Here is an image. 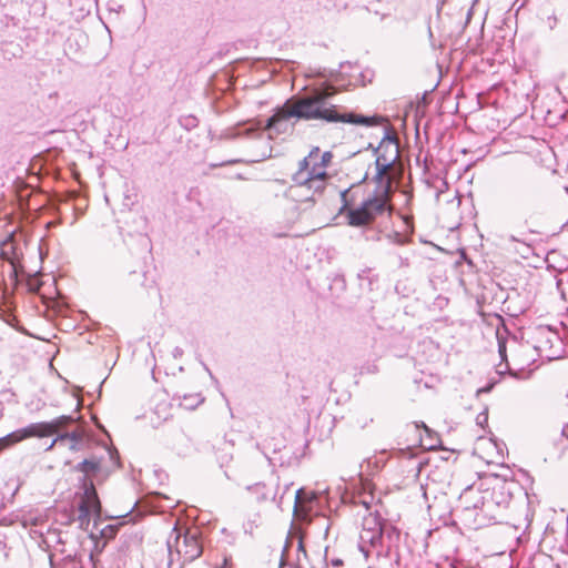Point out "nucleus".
<instances>
[{
    "label": "nucleus",
    "instance_id": "nucleus-1",
    "mask_svg": "<svg viewBox=\"0 0 568 568\" xmlns=\"http://www.w3.org/2000/svg\"><path fill=\"white\" fill-rule=\"evenodd\" d=\"M331 95L325 90L316 89L310 94L288 99L267 119L264 130H267L270 135L292 133L298 121L343 122L363 126L381 124L383 119L379 115L339 113L337 106L329 101Z\"/></svg>",
    "mask_w": 568,
    "mask_h": 568
},
{
    "label": "nucleus",
    "instance_id": "nucleus-2",
    "mask_svg": "<svg viewBox=\"0 0 568 568\" xmlns=\"http://www.w3.org/2000/svg\"><path fill=\"white\" fill-rule=\"evenodd\" d=\"M375 168L373 182L376 187L359 204H356L358 189L351 187L341 193V212L351 226L368 229L378 217L392 214L389 200L394 181L393 170L385 165Z\"/></svg>",
    "mask_w": 568,
    "mask_h": 568
},
{
    "label": "nucleus",
    "instance_id": "nucleus-3",
    "mask_svg": "<svg viewBox=\"0 0 568 568\" xmlns=\"http://www.w3.org/2000/svg\"><path fill=\"white\" fill-rule=\"evenodd\" d=\"M333 154L329 151L321 152L318 148H313L308 155L298 163L297 171L293 174L292 180L295 187H305L313 191V194H321L328 179L327 166L332 162ZM306 200L314 201V195L307 196Z\"/></svg>",
    "mask_w": 568,
    "mask_h": 568
},
{
    "label": "nucleus",
    "instance_id": "nucleus-4",
    "mask_svg": "<svg viewBox=\"0 0 568 568\" xmlns=\"http://www.w3.org/2000/svg\"><path fill=\"white\" fill-rule=\"evenodd\" d=\"M200 537L199 528H181L175 524L166 539L168 568H183L197 559L203 552Z\"/></svg>",
    "mask_w": 568,
    "mask_h": 568
},
{
    "label": "nucleus",
    "instance_id": "nucleus-5",
    "mask_svg": "<svg viewBox=\"0 0 568 568\" xmlns=\"http://www.w3.org/2000/svg\"><path fill=\"white\" fill-rule=\"evenodd\" d=\"M514 202L518 217L530 233H535L530 226L537 225L545 213L540 190L531 183L520 182L514 189Z\"/></svg>",
    "mask_w": 568,
    "mask_h": 568
},
{
    "label": "nucleus",
    "instance_id": "nucleus-6",
    "mask_svg": "<svg viewBox=\"0 0 568 568\" xmlns=\"http://www.w3.org/2000/svg\"><path fill=\"white\" fill-rule=\"evenodd\" d=\"M390 535H386L384 541L359 549L366 559L373 562L368 568H398L399 551L398 545L400 531L398 529H389Z\"/></svg>",
    "mask_w": 568,
    "mask_h": 568
},
{
    "label": "nucleus",
    "instance_id": "nucleus-7",
    "mask_svg": "<svg viewBox=\"0 0 568 568\" xmlns=\"http://www.w3.org/2000/svg\"><path fill=\"white\" fill-rule=\"evenodd\" d=\"M535 349L549 359H557L565 353L564 338L557 329L549 326H537L532 331Z\"/></svg>",
    "mask_w": 568,
    "mask_h": 568
},
{
    "label": "nucleus",
    "instance_id": "nucleus-8",
    "mask_svg": "<svg viewBox=\"0 0 568 568\" xmlns=\"http://www.w3.org/2000/svg\"><path fill=\"white\" fill-rule=\"evenodd\" d=\"M389 529H397L393 525L384 521L379 516L369 514L363 519V528L359 534L358 548H365L384 541L386 535H390Z\"/></svg>",
    "mask_w": 568,
    "mask_h": 568
},
{
    "label": "nucleus",
    "instance_id": "nucleus-9",
    "mask_svg": "<svg viewBox=\"0 0 568 568\" xmlns=\"http://www.w3.org/2000/svg\"><path fill=\"white\" fill-rule=\"evenodd\" d=\"M74 422V418L70 415L59 416L51 422H39L27 425L26 427L20 428L19 437L20 438H31V437H48L54 434H59V432L65 428L68 425Z\"/></svg>",
    "mask_w": 568,
    "mask_h": 568
},
{
    "label": "nucleus",
    "instance_id": "nucleus-10",
    "mask_svg": "<svg viewBox=\"0 0 568 568\" xmlns=\"http://www.w3.org/2000/svg\"><path fill=\"white\" fill-rule=\"evenodd\" d=\"M83 495L78 505V517L77 521L79 526L83 529H87L90 524V518L92 514H99L101 510V504L94 488L93 483L87 479L83 483Z\"/></svg>",
    "mask_w": 568,
    "mask_h": 568
},
{
    "label": "nucleus",
    "instance_id": "nucleus-11",
    "mask_svg": "<svg viewBox=\"0 0 568 568\" xmlns=\"http://www.w3.org/2000/svg\"><path fill=\"white\" fill-rule=\"evenodd\" d=\"M374 153L376 154L375 166L385 165L394 170V165L399 159V143L390 129H385L384 136L379 145L374 149Z\"/></svg>",
    "mask_w": 568,
    "mask_h": 568
},
{
    "label": "nucleus",
    "instance_id": "nucleus-12",
    "mask_svg": "<svg viewBox=\"0 0 568 568\" xmlns=\"http://www.w3.org/2000/svg\"><path fill=\"white\" fill-rule=\"evenodd\" d=\"M322 500L323 498L315 493H308L303 488L297 489L294 499V515L302 520L317 516Z\"/></svg>",
    "mask_w": 568,
    "mask_h": 568
},
{
    "label": "nucleus",
    "instance_id": "nucleus-13",
    "mask_svg": "<svg viewBox=\"0 0 568 568\" xmlns=\"http://www.w3.org/2000/svg\"><path fill=\"white\" fill-rule=\"evenodd\" d=\"M511 486L514 484L504 483L494 487L490 493L486 491L485 499H483V513H491L494 506L507 508L513 500Z\"/></svg>",
    "mask_w": 568,
    "mask_h": 568
},
{
    "label": "nucleus",
    "instance_id": "nucleus-14",
    "mask_svg": "<svg viewBox=\"0 0 568 568\" xmlns=\"http://www.w3.org/2000/svg\"><path fill=\"white\" fill-rule=\"evenodd\" d=\"M483 499L485 494L473 486L465 488L459 496V503L466 511L479 509L483 513Z\"/></svg>",
    "mask_w": 568,
    "mask_h": 568
},
{
    "label": "nucleus",
    "instance_id": "nucleus-15",
    "mask_svg": "<svg viewBox=\"0 0 568 568\" xmlns=\"http://www.w3.org/2000/svg\"><path fill=\"white\" fill-rule=\"evenodd\" d=\"M75 469L78 471L83 473L85 476H88L90 474L95 475L99 471H101V469H102L101 459H99L94 456L91 458H87V459L82 460L81 463H79L75 466Z\"/></svg>",
    "mask_w": 568,
    "mask_h": 568
},
{
    "label": "nucleus",
    "instance_id": "nucleus-16",
    "mask_svg": "<svg viewBox=\"0 0 568 568\" xmlns=\"http://www.w3.org/2000/svg\"><path fill=\"white\" fill-rule=\"evenodd\" d=\"M55 442L71 443V442H89L84 433L81 430H73L70 433L58 434Z\"/></svg>",
    "mask_w": 568,
    "mask_h": 568
},
{
    "label": "nucleus",
    "instance_id": "nucleus-17",
    "mask_svg": "<svg viewBox=\"0 0 568 568\" xmlns=\"http://www.w3.org/2000/svg\"><path fill=\"white\" fill-rule=\"evenodd\" d=\"M20 428L0 438V452L3 448L10 447L17 443L24 440L26 438L19 437Z\"/></svg>",
    "mask_w": 568,
    "mask_h": 568
},
{
    "label": "nucleus",
    "instance_id": "nucleus-18",
    "mask_svg": "<svg viewBox=\"0 0 568 568\" xmlns=\"http://www.w3.org/2000/svg\"><path fill=\"white\" fill-rule=\"evenodd\" d=\"M179 123L186 131H191L199 125V119L193 114H185L179 118Z\"/></svg>",
    "mask_w": 568,
    "mask_h": 568
},
{
    "label": "nucleus",
    "instance_id": "nucleus-19",
    "mask_svg": "<svg viewBox=\"0 0 568 568\" xmlns=\"http://www.w3.org/2000/svg\"><path fill=\"white\" fill-rule=\"evenodd\" d=\"M355 504H361L365 507L366 510H369L372 508V505L374 503V496L371 494H359L355 498Z\"/></svg>",
    "mask_w": 568,
    "mask_h": 568
},
{
    "label": "nucleus",
    "instance_id": "nucleus-20",
    "mask_svg": "<svg viewBox=\"0 0 568 568\" xmlns=\"http://www.w3.org/2000/svg\"><path fill=\"white\" fill-rule=\"evenodd\" d=\"M357 277L361 281V286H363V282L364 281H367L368 282V286H372L373 278L371 277V270L369 268L362 270L358 273ZM369 290H372V287H369Z\"/></svg>",
    "mask_w": 568,
    "mask_h": 568
},
{
    "label": "nucleus",
    "instance_id": "nucleus-21",
    "mask_svg": "<svg viewBox=\"0 0 568 568\" xmlns=\"http://www.w3.org/2000/svg\"><path fill=\"white\" fill-rule=\"evenodd\" d=\"M87 444H88V442H71V443H65L64 445H68V448L71 452H78V450L83 449L87 446Z\"/></svg>",
    "mask_w": 568,
    "mask_h": 568
},
{
    "label": "nucleus",
    "instance_id": "nucleus-22",
    "mask_svg": "<svg viewBox=\"0 0 568 568\" xmlns=\"http://www.w3.org/2000/svg\"><path fill=\"white\" fill-rule=\"evenodd\" d=\"M106 7H108V10H109L110 12L120 13V12H122V11H123V6H122V4H120V3H118V2H116V1H114V0H110V1L108 2Z\"/></svg>",
    "mask_w": 568,
    "mask_h": 568
},
{
    "label": "nucleus",
    "instance_id": "nucleus-23",
    "mask_svg": "<svg viewBox=\"0 0 568 568\" xmlns=\"http://www.w3.org/2000/svg\"><path fill=\"white\" fill-rule=\"evenodd\" d=\"M115 532H116V529L113 526H111V525L106 526L105 528H103L101 530V535L104 538H112V537L115 536Z\"/></svg>",
    "mask_w": 568,
    "mask_h": 568
},
{
    "label": "nucleus",
    "instance_id": "nucleus-24",
    "mask_svg": "<svg viewBox=\"0 0 568 568\" xmlns=\"http://www.w3.org/2000/svg\"><path fill=\"white\" fill-rule=\"evenodd\" d=\"M387 237L396 243V244H404L405 243V240H404V236L398 233V232H394L393 234H388Z\"/></svg>",
    "mask_w": 568,
    "mask_h": 568
},
{
    "label": "nucleus",
    "instance_id": "nucleus-25",
    "mask_svg": "<svg viewBox=\"0 0 568 568\" xmlns=\"http://www.w3.org/2000/svg\"><path fill=\"white\" fill-rule=\"evenodd\" d=\"M476 422H477V425H479L481 427L484 426V424H487V422H488L487 410L479 413L476 417Z\"/></svg>",
    "mask_w": 568,
    "mask_h": 568
},
{
    "label": "nucleus",
    "instance_id": "nucleus-26",
    "mask_svg": "<svg viewBox=\"0 0 568 568\" xmlns=\"http://www.w3.org/2000/svg\"><path fill=\"white\" fill-rule=\"evenodd\" d=\"M296 552L297 554H302L303 558L307 557V554H306V550H305L302 537H297V549H296Z\"/></svg>",
    "mask_w": 568,
    "mask_h": 568
},
{
    "label": "nucleus",
    "instance_id": "nucleus-27",
    "mask_svg": "<svg viewBox=\"0 0 568 568\" xmlns=\"http://www.w3.org/2000/svg\"><path fill=\"white\" fill-rule=\"evenodd\" d=\"M106 454L109 455L110 459L113 462L114 465H119V455L116 450L108 449Z\"/></svg>",
    "mask_w": 568,
    "mask_h": 568
},
{
    "label": "nucleus",
    "instance_id": "nucleus-28",
    "mask_svg": "<svg viewBox=\"0 0 568 568\" xmlns=\"http://www.w3.org/2000/svg\"><path fill=\"white\" fill-rule=\"evenodd\" d=\"M565 534H566V541H565L564 544H561V545L559 546V548H560V550H561L562 552L568 554V525H567V527H566V532H565Z\"/></svg>",
    "mask_w": 568,
    "mask_h": 568
},
{
    "label": "nucleus",
    "instance_id": "nucleus-29",
    "mask_svg": "<svg viewBox=\"0 0 568 568\" xmlns=\"http://www.w3.org/2000/svg\"><path fill=\"white\" fill-rule=\"evenodd\" d=\"M498 352L500 354V357L504 359L506 357V345L505 343H500L498 344Z\"/></svg>",
    "mask_w": 568,
    "mask_h": 568
},
{
    "label": "nucleus",
    "instance_id": "nucleus-30",
    "mask_svg": "<svg viewBox=\"0 0 568 568\" xmlns=\"http://www.w3.org/2000/svg\"><path fill=\"white\" fill-rule=\"evenodd\" d=\"M172 354H173L174 358H180L183 355V349L181 347L176 346V347H174Z\"/></svg>",
    "mask_w": 568,
    "mask_h": 568
},
{
    "label": "nucleus",
    "instance_id": "nucleus-31",
    "mask_svg": "<svg viewBox=\"0 0 568 568\" xmlns=\"http://www.w3.org/2000/svg\"><path fill=\"white\" fill-rule=\"evenodd\" d=\"M546 23L549 27V29L552 30L556 23V19L554 18V16L548 17Z\"/></svg>",
    "mask_w": 568,
    "mask_h": 568
},
{
    "label": "nucleus",
    "instance_id": "nucleus-32",
    "mask_svg": "<svg viewBox=\"0 0 568 568\" xmlns=\"http://www.w3.org/2000/svg\"><path fill=\"white\" fill-rule=\"evenodd\" d=\"M55 445H64L63 442H55V438L49 444V446L45 448L47 452L51 450Z\"/></svg>",
    "mask_w": 568,
    "mask_h": 568
},
{
    "label": "nucleus",
    "instance_id": "nucleus-33",
    "mask_svg": "<svg viewBox=\"0 0 568 568\" xmlns=\"http://www.w3.org/2000/svg\"><path fill=\"white\" fill-rule=\"evenodd\" d=\"M331 564H332V566H334V567H341V566H343V560H342V559H339V558L332 559V560H331Z\"/></svg>",
    "mask_w": 568,
    "mask_h": 568
},
{
    "label": "nucleus",
    "instance_id": "nucleus-34",
    "mask_svg": "<svg viewBox=\"0 0 568 568\" xmlns=\"http://www.w3.org/2000/svg\"><path fill=\"white\" fill-rule=\"evenodd\" d=\"M302 557H303L302 554H296L295 568H301L302 567V564H301Z\"/></svg>",
    "mask_w": 568,
    "mask_h": 568
},
{
    "label": "nucleus",
    "instance_id": "nucleus-35",
    "mask_svg": "<svg viewBox=\"0 0 568 568\" xmlns=\"http://www.w3.org/2000/svg\"><path fill=\"white\" fill-rule=\"evenodd\" d=\"M219 568H232V565L227 558H224L223 564Z\"/></svg>",
    "mask_w": 568,
    "mask_h": 568
},
{
    "label": "nucleus",
    "instance_id": "nucleus-36",
    "mask_svg": "<svg viewBox=\"0 0 568 568\" xmlns=\"http://www.w3.org/2000/svg\"><path fill=\"white\" fill-rule=\"evenodd\" d=\"M367 240L378 241L379 240V233L375 232L372 235L366 236Z\"/></svg>",
    "mask_w": 568,
    "mask_h": 568
},
{
    "label": "nucleus",
    "instance_id": "nucleus-37",
    "mask_svg": "<svg viewBox=\"0 0 568 568\" xmlns=\"http://www.w3.org/2000/svg\"><path fill=\"white\" fill-rule=\"evenodd\" d=\"M288 544H290V541L287 540L286 544H285V547L283 549L282 562L284 561V557L287 556V554H288Z\"/></svg>",
    "mask_w": 568,
    "mask_h": 568
},
{
    "label": "nucleus",
    "instance_id": "nucleus-38",
    "mask_svg": "<svg viewBox=\"0 0 568 568\" xmlns=\"http://www.w3.org/2000/svg\"><path fill=\"white\" fill-rule=\"evenodd\" d=\"M420 442H424V439L420 437ZM422 445L428 449H434L435 448V444L433 442H430L429 444H424L422 443Z\"/></svg>",
    "mask_w": 568,
    "mask_h": 568
},
{
    "label": "nucleus",
    "instance_id": "nucleus-39",
    "mask_svg": "<svg viewBox=\"0 0 568 568\" xmlns=\"http://www.w3.org/2000/svg\"><path fill=\"white\" fill-rule=\"evenodd\" d=\"M399 265L400 266H408V258L399 257Z\"/></svg>",
    "mask_w": 568,
    "mask_h": 568
},
{
    "label": "nucleus",
    "instance_id": "nucleus-40",
    "mask_svg": "<svg viewBox=\"0 0 568 568\" xmlns=\"http://www.w3.org/2000/svg\"><path fill=\"white\" fill-rule=\"evenodd\" d=\"M562 436L568 438V425H565L561 430Z\"/></svg>",
    "mask_w": 568,
    "mask_h": 568
},
{
    "label": "nucleus",
    "instance_id": "nucleus-41",
    "mask_svg": "<svg viewBox=\"0 0 568 568\" xmlns=\"http://www.w3.org/2000/svg\"><path fill=\"white\" fill-rule=\"evenodd\" d=\"M490 389H491V386H487V387H483V388L478 389V392H477V393H487V392H489Z\"/></svg>",
    "mask_w": 568,
    "mask_h": 568
},
{
    "label": "nucleus",
    "instance_id": "nucleus-42",
    "mask_svg": "<svg viewBox=\"0 0 568 568\" xmlns=\"http://www.w3.org/2000/svg\"><path fill=\"white\" fill-rule=\"evenodd\" d=\"M202 365H203L204 369L209 373L210 377L214 378V376H213L212 372L210 371V368L204 363H202Z\"/></svg>",
    "mask_w": 568,
    "mask_h": 568
},
{
    "label": "nucleus",
    "instance_id": "nucleus-43",
    "mask_svg": "<svg viewBox=\"0 0 568 568\" xmlns=\"http://www.w3.org/2000/svg\"><path fill=\"white\" fill-rule=\"evenodd\" d=\"M422 427L424 428V432L430 436V429L425 425V424H422Z\"/></svg>",
    "mask_w": 568,
    "mask_h": 568
},
{
    "label": "nucleus",
    "instance_id": "nucleus-44",
    "mask_svg": "<svg viewBox=\"0 0 568 568\" xmlns=\"http://www.w3.org/2000/svg\"><path fill=\"white\" fill-rule=\"evenodd\" d=\"M253 131H254V129L250 128V129H246V130H245V133H246V134H251Z\"/></svg>",
    "mask_w": 568,
    "mask_h": 568
},
{
    "label": "nucleus",
    "instance_id": "nucleus-45",
    "mask_svg": "<svg viewBox=\"0 0 568 568\" xmlns=\"http://www.w3.org/2000/svg\"><path fill=\"white\" fill-rule=\"evenodd\" d=\"M369 372H372V373L376 372V367L375 366L371 367Z\"/></svg>",
    "mask_w": 568,
    "mask_h": 568
},
{
    "label": "nucleus",
    "instance_id": "nucleus-46",
    "mask_svg": "<svg viewBox=\"0 0 568 568\" xmlns=\"http://www.w3.org/2000/svg\"><path fill=\"white\" fill-rule=\"evenodd\" d=\"M282 500H283V496L280 497V501H278L280 505L282 504Z\"/></svg>",
    "mask_w": 568,
    "mask_h": 568
},
{
    "label": "nucleus",
    "instance_id": "nucleus-47",
    "mask_svg": "<svg viewBox=\"0 0 568 568\" xmlns=\"http://www.w3.org/2000/svg\"><path fill=\"white\" fill-rule=\"evenodd\" d=\"M567 397H568V392H567Z\"/></svg>",
    "mask_w": 568,
    "mask_h": 568
}]
</instances>
